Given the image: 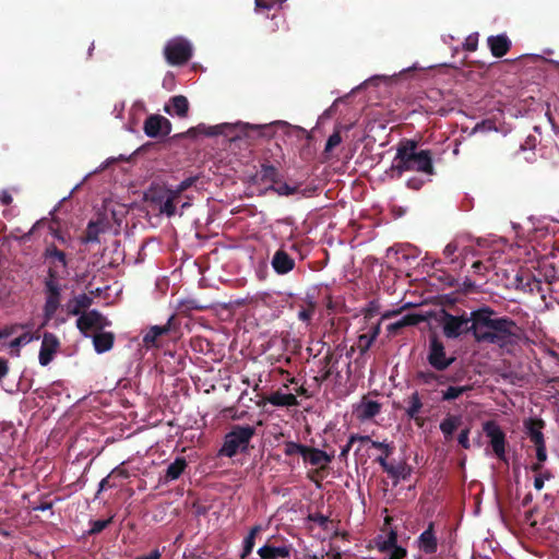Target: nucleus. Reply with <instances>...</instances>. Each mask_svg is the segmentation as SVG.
Segmentation results:
<instances>
[{"mask_svg": "<svg viewBox=\"0 0 559 559\" xmlns=\"http://www.w3.org/2000/svg\"><path fill=\"white\" fill-rule=\"evenodd\" d=\"M472 335L477 343L500 348L516 344L523 334L522 328L509 317H498L490 307L473 310Z\"/></svg>", "mask_w": 559, "mask_h": 559, "instance_id": "obj_1", "label": "nucleus"}, {"mask_svg": "<svg viewBox=\"0 0 559 559\" xmlns=\"http://www.w3.org/2000/svg\"><path fill=\"white\" fill-rule=\"evenodd\" d=\"M472 335L477 343L500 348L516 344L523 334L522 328L509 317H498L490 307L473 310Z\"/></svg>", "mask_w": 559, "mask_h": 559, "instance_id": "obj_2", "label": "nucleus"}, {"mask_svg": "<svg viewBox=\"0 0 559 559\" xmlns=\"http://www.w3.org/2000/svg\"><path fill=\"white\" fill-rule=\"evenodd\" d=\"M392 176L400 178L405 171H417L428 176L436 174L432 154L429 150L417 151V142L403 140L390 168Z\"/></svg>", "mask_w": 559, "mask_h": 559, "instance_id": "obj_3", "label": "nucleus"}, {"mask_svg": "<svg viewBox=\"0 0 559 559\" xmlns=\"http://www.w3.org/2000/svg\"><path fill=\"white\" fill-rule=\"evenodd\" d=\"M255 435V428L250 425H234L224 438V443L218 451L219 456L233 457L239 451L243 452Z\"/></svg>", "mask_w": 559, "mask_h": 559, "instance_id": "obj_4", "label": "nucleus"}, {"mask_svg": "<svg viewBox=\"0 0 559 559\" xmlns=\"http://www.w3.org/2000/svg\"><path fill=\"white\" fill-rule=\"evenodd\" d=\"M473 311L471 313L463 312L460 316H454L448 311H442L441 326L443 335L447 338H459L468 333L472 334L471 324L474 322Z\"/></svg>", "mask_w": 559, "mask_h": 559, "instance_id": "obj_5", "label": "nucleus"}, {"mask_svg": "<svg viewBox=\"0 0 559 559\" xmlns=\"http://www.w3.org/2000/svg\"><path fill=\"white\" fill-rule=\"evenodd\" d=\"M204 129V133L209 136H214L218 134L225 133V131H228V133H233L235 131H239L234 136H231V140H235L239 136V134H243L247 138L255 139V138H262L266 136V130L269 129V126L266 124H249V123H237V124H228L223 123L214 127L205 128L204 126H199V129Z\"/></svg>", "mask_w": 559, "mask_h": 559, "instance_id": "obj_6", "label": "nucleus"}, {"mask_svg": "<svg viewBox=\"0 0 559 559\" xmlns=\"http://www.w3.org/2000/svg\"><path fill=\"white\" fill-rule=\"evenodd\" d=\"M192 45L183 37L169 39L164 47V57L170 66H183L192 57Z\"/></svg>", "mask_w": 559, "mask_h": 559, "instance_id": "obj_7", "label": "nucleus"}, {"mask_svg": "<svg viewBox=\"0 0 559 559\" xmlns=\"http://www.w3.org/2000/svg\"><path fill=\"white\" fill-rule=\"evenodd\" d=\"M427 361L436 371H444L455 361V357L447 354L443 342L437 335H431L429 337Z\"/></svg>", "mask_w": 559, "mask_h": 559, "instance_id": "obj_8", "label": "nucleus"}, {"mask_svg": "<svg viewBox=\"0 0 559 559\" xmlns=\"http://www.w3.org/2000/svg\"><path fill=\"white\" fill-rule=\"evenodd\" d=\"M483 430L489 438L490 445L496 456L501 461H506L507 439L504 431L495 420L484 423Z\"/></svg>", "mask_w": 559, "mask_h": 559, "instance_id": "obj_9", "label": "nucleus"}, {"mask_svg": "<svg viewBox=\"0 0 559 559\" xmlns=\"http://www.w3.org/2000/svg\"><path fill=\"white\" fill-rule=\"evenodd\" d=\"M143 129L150 138L166 136L171 131V123L160 115H151L145 119Z\"/></svg>", "mask_w": 559, "mask_h": 559, "instance_id": "obj_10", "label": "nucleus"}, {"mask_svg": "<svg viewBox=\"0 0 559 559\" xmlns=\"http://www.w3.org/2000/svg\"><path fill=\"white\" fill-rule=\"evenodd\" d=\"M374 461L391 478H393L394 485H397L400 479H408L412 475L413 469L405 461L400 462L396 465L389 463L384 457H377Z\"/></svg>", "mask_w": 559, "mask_h": 559, "instance_id": "obj_11", "label": "nucleus"}, {"mask_svg": "<svg viewBox=\"0 0 559 559\" xmlns=\"http://www.w3.org/2000/svg\"><path fill=\"white\" fill-rule=\"evenodd\" d=\"M59 346L60 342L55 334L49 332L44 333L38 356L39 364L41 366L49 365L52 361L53 356L57 353Z\"/></svg>", "mask_w": 559, "mask_h": 559, "instance_id": "obj_12", "label": "nucleus"}, {"mask_svg": "<svg viewBox=\"0 0 559 559\" xmlns=\"http://www.w3.org/2000/svg\"><path fill=\"white\" fill-rule=\"evenodd\" d=\"M545 426L546 423L542 418L528 417L523 421L524 432L535 447L546 444L543 433Z\"/></svg>", "mask_w": 559, "mask_h": 559, "instance_id": "obj_13", "label": "nucleus"}, {"mask_svg": "<svg viewBox=\"0 0 559 559\" xmlns=\"http://www.w3.org/2000/svg\"><path fill=\"white\" fill-rule=\"evenodd\" d=\"M109 324V321L97 310H91L87 313H83L76 320V326L82 332L90 329L103 330Z\"/></svg>", "mask_w": 559, "mask_h": 559, "instance_id": "obj_14", "label": "nucleus"}, {"mask_svg": "<svg viewBox=\"0 0 559 559\" xmlns=\"http://www.w3.org/2000/svg\"><path fill=\"white\" fill-rule=\"evenodd\" d=\"M418 549L427 556H433L438 550V538L435 532V523L429 522L427 528L417 538Z\"/></svg>", "mask_w": 559, "mask_h": 559, "instance_id": "obj_15", "label": "nucleus"}, {"mask_svg": "<svg viewBox=\"0 0 559 559\" xmlns=\"http://www.w3.org/2000/svg\"><path fill=\"white\" fill-rule=\"evenodd\" d=\"M302 459L312 466L325 468L333 461L334 454H329L323 450L306 445Z\"/></svg>", "mask_w": 559, "mask_h": 559, "instance_id": "obj_16", "label": "nucleus"}, {"mask_svg": "<svg viewBox=\"0 0 559 559\" xmlns=\"http://www.w3.org/2000/svg\"><path fill=\"white\" fill-rule=\"evenodd\" d=\"M272 267L278 275L289 273L295 267V260L283 249H278L271 261Z\"/></svg>", "mask_w": 559, "mask_h": 559, "instance_id": "obj_17", "label": "nucleus"}, {"mask_svg": "<svg viewBox=\"0 0 559 559\" xmlns=\"http://www.w3.org/2000/svg\"><path fill=\"white\" fill-rule=\"evenodd\" d=\"M490 52L496 58H501L508 53L511 48V40L506 34L492 35L487 38Z\"/></svg>", "mask_w": 559, "mask_h": 559, "instance_id": "obj_18", "label": "nucleus"}, {"mask_svg": "<svg viewBox=\"0 0 559 559\" xmlns=\"http://www.w3.org/2000/svg\"><path fill=\"white\" fill-rule=\"evenodd\" d=\"M381 411V404L377 401L362 397L361 402L356 406V415L360 420H369L377 416Z\"/></svg>", "mask_w": 559, "mask_h": 559, "instance_id": "obj_19", "label": "nucleus"}, {"mask_svg": "<svg viewBox=\"0 0 559 559\" xmlns=\"http://www.w3.org/2000/svg\"><path fill=\"white\" fill-rule=\"evenodd\" d=\"M164 110L168 115H177L180 118H186L189 111V100L183 95L173 96L169 103L165 105Z\"/></svg>", "mask_w": 559, "mask_h": 559, "instance_id": "obj_20", "label": "nucleus"}, {"mask_svg": "<svg viewBox=\"0 0 559 559\" xmlns=\"http://www.w3.org/2000/svg\"><path fill=\"white\" fill-rule=\"evenodd\" d=\"M174 320L175 316H171L166 324L151 326L147 333L143 336V343L145 344V346H158L157 338L162 335L167 334L170 331Z\"/></svg>", "mask_w": 559, "mask_h": 559, "instance_id": "obj_21", "label": "nucleus"}, {"mask_svg": "<svg viewBox=\"0 0 559 559\" xmlns=\"http://www.w3.org/2000/svg\"><path fill=\"white\" fill-rule=\"evenodd\" d=\"M415 379L425 385L445 384L447 382H454L457 380L456 377H447L444 374H438L430 370H420L416 372Z\"/></svg>", "mask_w": 559, "mask_h": 559, "instance_id": "obj_22", "label": "nucleus"}, {"mask_svg": "<svg viewBox=\"0 0 559 559\" xmlns=\"http://www.w3.org/2000/svg\"><path fill=\"white\" fill-rule=\"evenodd\" d=\"M93 299L90 296L86 294H80L67 302L66 309L68 314L79 316L83 310L90 308Z\"/></svg>", "mask_w": 559, "mask_h": 559, "instance_id": "obj_23", "label": "nucleus"}, {"mask_svg": "<svg viewBox=\"0 0 559 559\" xmlns=\"http://www.w3.org/2000/svg\"><path fill=\"white\" fill-rule=\"evenodd\" d=\"M266 401L273 406L290 407L298 406L299 402L295 394L282 393L281 391L273 392L266 397Z\"/></svg>", "mask_w": 559, "mask_h": 559, "instance_id": "obj_24", "label": "nucleus"}, {"mask_svg": "<svg viewBox=\"0 0 559 559\" xmlns=\"http://www.w3.org/2000/svg\"><path fill=\"white\" fill-rule=\"evenodd\" d=\"M292 547L290 546H271V545H264L259 548L258 554L262 559H276L278 557L281 558H288L290 556Z\"/></svg>", "mask_w": 559, "mask_h": 559, "instance_id": "obj_25", "label": "nucleus"}, {"mask_svg": "<svg viewBox=\"0 0 559 559\" xmlns=\"http://www.w3.org/2000/svg\"><path fill=\"white\" fill-rule=\"evenodd\" d=\"M115 335L112 332H99L93 337V345L98 354L110 350L114 346Z\"/></svg>", "mask_w": 559, "mask_h": 559, "instance_id": "obj_26", "label": "nucleus"}, {"mask_svg": "<svg viewBox=\"0 0 559 559\" xmlns=\"http://www.w3.org/2000/svg\"><path fill=\"white\" fill-rule=\"evenodd\" d=\"M461 417L455 415H448L441 423H440V430L447 441L451 440L453 437V433L461 425Z\"/></svg>", "mask_w": 559, "mask_h": 559, "instance_id": "obj_27", "label": "nucleus"}, {"mask_svg": "<svg viewBox=\"0 0 559 559\" xmlns=\"http://www.w3.org/2000/svg\"><path fill=\"white\" fill-rule=\"evenodd\" d=\"M188 463L185 457H176V460L168 465L165 472V480H176L178 479L185 469L187 468Z\"/></svg>", "mask_w": 559, "mask_h": 559, "instance_id": "obj_28", "label": "nucleus"}, {"mask_svg": "<svg viewBox=\"0 0 559 559\" xmlns=\"http://www.w3.org/2000/svg\"><path fill=\"white\" fill-rule=\"evenodd\" d=\"M460 251V255H463L464 259L468 254V252H474V249L469 247H464L460 250L459 245L455 241L448 243L443 250L444 258L449 260L451 264H455L457 262L456 252Z\"/></svg>", "mask_w": 559, "mask_h": 559, "instance_id": "obj_29", "label": "nucleus"}, {"mask_svg": "<svg viewBox=\"0 0 559 559\" xmlns=\"http://www.w3.org/2000/svg\"><path fill=\"white\" fill-rule=\"evenodd\" d=\"M103 231H104V229L102 228V226L98 222L91 221L87 224L86 229H85L81 240L84 243L99 242V234Z\"/></svg>", "mask_w": 559, "mask_h": 559, "instance_id": "obj_30", "label": "nucleus"}, {"mask_svg": "<svg viewBox=\"0 0 559 559\" xmlns=\"http://www.w3.org/2000/svg\"><path fill=\"white\" fill-rule=\"evenodd\" d=\"M378 547H379V550L382 552L389 551L390 549H393L395 547H400L397 545L396 530H393L390 527L383 539H382V536H379Z\"/></svg>", "mask_w": 559, "mask_h": 559, "instance_id": "obj_31", "label": "nucleus"}, {"mask_svg": "<svg viewBox=\"0 0 559 559\" xmlns=\"http://www.w3.org/2000/svg\"><path fill=\"white\" fill-rule=\"evenodd\" d=\"M539 275H543L547 284H551L559 281V262L556 263H543Z\"/></svg>", "mask_w": 559, "mask_h": 559, "instance_id": "obj_32", "label": "nucleus"}, {"mask_svg": "<svg viewBox=\"0 0 559 559\" xmlns=\"http://www.w3.org/2000/svg\"><path fill=\"white\" fill-rule=\"evenodd\" d=\"M421 407H423V402L420 400L419 393L417 391H415L408 399V407L406 408V415L409 418L415 419L417 421L418 414H419Z\"/></svg>", "mask_w": 559, "mask_h": 559, "instance_id": "obj_33", "label": "nucleus"}, {"mask_svg": "<svg viewBox=\"0 0 559 559\" xmlns=\"http://www.w3.org/2000/svg\"><path fill=\"white\" fill-rule=\"evenodd\" d=\"M317 309V302L313 299H307L306 305L301 306L298 311V319L302 322L310 323Z\"/></svg>", "mask_w": 559, "mask_h": 559, "instance_id": "obj_34", "label": "nucleus"}, {"mask_svg": "<svg viewBox=\"0 0 559 559\" xmlns=\"http://www.w3.org/2000/svg\"><path fill=\"white\" fill-rule=\"evenodd\" d=\"M281 175L277 167L271 164H262L261 166V179L263 181H271L272 185L278 183Z\"/></svg>", "mask_w": 559, "mask_h": 559, "instance_id": "obj_35", "label": "nucleus"}, {"mask_svg": "<svg viewBox=\"0 0 559 559\" xmlns=\"http://www.w3.org/2000/svg\"><path fill=\"white\" fill-rule=\"evenodd\" d=\"M178 197L168 190V197L163 201V204L158 207L159 214H165L168 217H171L176 213V204Z\"/></svg>", "mask_w": 559, "mask_h": 559, "instance_id": "obj_36", "label": "nucleus"}, {"mask_svg": "<svg viewBox=\"0 0 559 559\" xmlns=\"http://www.w3.org/2000/svg\"><path fill=\"white\" fill-rule=\"evenodd\" d=\"M267 190L274 191L278 195L289 197L299 192V186H290L280 180L278 183L271 185Z\"/></svg>", "mask_w": 559, "mask_h": 559, "instance_id": "obj_37", "label": "nucleus"}, {"mask_svg": "<svg viewBox=\"0 0 559 559\" xmlns=\"http://www.w3.org/2000/svg\"><path fill=\"white\" fill-rule=\"evenodd\" d=\"M44 257L46 259H55L57 262L61 264V266L66 267L68 262L66 258V253L61 250H59L56 245L51 243L47 246Z\"/></svg>", "mask_w": 559, "mask_h": 559, "instance_id": "obj_38", "label": "nucleus"}, {"mask_svg": "<svg viewBox=\"0 0 559 559\" xmlns=\"http://www.w3.org/2000/svg\"><path fill=\"white\" fill-rule=\"evenodd\" d=\"M60 299L61 297L46 296V301L44 305V316L47 321L52 319V317L56 314L60 306Z\"/></svg>", "mask_w": 559, "mask_h": 559, "instance_id": "obj_39", "label": "nucleus"}, {"mask_svg": "<svg viewBox=\"0 0 559 559\" xmlns=\"http://www.w3.org/2000/svg\"><path fill=\"white\" fill-rule=\"evenodd\" d=\"M472 390L471 385L463 386H449L447 390L442 391V401H452L461 396L463 393H466Z\"/></svg>", "mask_w": 559, "mask_h": 559, "instance_id": "obj_40", "label": "nucleus"}, {"mask_svg": "<svg viewBox=\"0 0 559 559\" xmlns=\"http://www.w3.org/2000/svg\"><path fill=\"white\" fill-rule=\"evenodd\" d=\"M146 200L158 211V207L163 204V201L168 197V190H151L145 194Z\"/></svg>", "mask_w": 559, "mask_h": 559, "instance_id": "obj_41", "label": "nucleus"}, {"mask_svg": "<svg viewBox=\"0 0 559 559\" xmlns=\"http://www.w3.org/2000/svg\"><path fill=\"white\" fill-rule=\"evenodd\" d=\"M530 281V286L526 288V293L530 294H539L542 297H544V288H543V280L538 276H536L533 272L528 270L527 274Z\"/></svg>", "mask_w": 559, "mask_h": 559, "instance_id": "obj_42", "label": "nucleus"}, {"mask_svg": "<svg viewBox=\"0 0 559 559\" xmlns=\"http://www.w3.org/2000/svg\"><path fill=\"white\" fill-rule=\"evenodd\" d=\"M114 521V516H110L106 520H95L91 521V528L87 531L88 536L97 535L102 533L106 527H108Z\"/></svg>", "mask_w": 559, "mask_h": 559, "instance_id": "obj_43", "label": "nucleus"}, {"mask_svg": "<svg viewBox=\"0 0 559 559\" xmlns=\"http://www.w3.org/2000/svg\"><path fill=\"white\" fill-rule=\"evenodd\" d=\"M305 450H306L305 444L297 443L294 441L284 442V454L287 456H293V455H297V454L302 456Z\"/></svg>", "mask_w": 559, "mask_h": 559, "instance_id": "obj_44", "label": "nucleus"}, {"mask_svg": "<svg viewBox=\"0 0 559 559\" xmlns=\"http://www.w3.org/2000/svg\"><path fill=\"white\" fill-rule=\"evenodd\" d=\"M527 274H528V270H522L516 273V275L514 277V284H515V288L518 290L526 293V288L530 286V283H528L530 278H528Z\"/></svg>", "mask_w": 559, "mask_h": 559, "instance_id": "obj_45", "label": "nucleus"}, {"mask_svg": "<svg viewBox=\"0 0 559 559\" xmlns=\"http://www.w3.org/2000/svg\"><path fill=\"white\" fill-rule=\"evenodd\" d=\"M371 447L381 450L382 454L379 457H384L388 461V457L393 454L395 447L393 443H385L380 441H371Z\"/></svg>", "mask_w": 559, "mask_h": 559, "instance_id": "obj_46", "label": "nucleus"}, {"mask_svg": "<svg viewBox=\"0 0 559 559\" xmlns=\"http://www.w3.org/2000/svg\"><path fill=\"white\" fill-rule=\"evenodd\" d=\"M45 292L47 296L61 297V287L58 281L45 280Z\"/></svg>", "mask_w": 559, "mask_h": 559, "instance_id": "obj_47", "label": "nucleus"}, {"mask_svg": "<svg viewBox=\"0 0 559 559\" xmlns=\"http://www.w3.org/2000/svg\"><path fill=\"white\" fill-rule=\"evenodd\" d=\"M197 180H198V177H188L185 180H182L175 189H171L170 191L179 198L181 195V193L185 192L190 187H192L197 182Z\"/></svg>", "mask_w": 559, "mask_h": 559, "instance_id": "obj_48", "label": "nucleus"}, {"mask_svg": "<svg viewBox=\"0 0 559 559\" xmlns=\"http://www.w3.org/2000/svg\"><path fill=\"white\" fill-rule=\"evenodd\" d=\"M372 336L368 334H361L358 337L357 347L361 355L366 354L373 344Z\"/></svg>", "mask_w": 559, "mask_h": 559, "instance_id": "obj_49", "label": "nucleus"}, {"mask_svg": "<svg viewBox=\"0 0 559 559\" xmlns=\"http://www.w3.org/2000/svg\"><path fill=\"white\" fill-rule=\"evenodd\" d=\"M33 338H34V336L31 335L29 333H24V334L20 335L19 337L14 338L13 341H11L10 347L11 348H15L16 353L19 355L20 354V349H19L20 346L29 343Z\"/></svg>", "mask_w": 559, "mask_h": 559, "instance_id": "obj_50", "label": "nucleus"}, {"mask_svg": "<svg viewBox=\"0 0 559 559\" xmlns=\"http://www.w3.org/2000/svg\"><path fill=\"white\" fill-rule=\"evenodd\" d=\"M342 142V136L340 131H334L328 139L324 147V152H331L334 147L340 145Z\"/></svg>", "mask_w": 559, "mask_h": 559, "instance_id": "obj_51", "label": "nucleus"}, {"mask_svg": "<svg viewBox=\"0 0 559 559\" xmlns=\"http://www.w3.org/2000/svg\"><path fill=\"white\" fill-rule=\"evenodd\" d=\"M424 320V317L417 313H408L402 318V324L404 326L417 325Z\"/></svg>", "mask_w": 559, "mask_h": 559, "instance_id": "obj_52", "label": "nucleus"}, {"mask_svg": "<svg viewBox=\"0 0 559 559\" xmlns=\"http://www.w3.org/2000/svg\"><path fill=\"white\" fill-rule=\"evenodd\" d=\"M255 539L252 538V536H246L245 539H243V548H242V552L240 555V558L241 559H246L252 551L253 547H254V542Z\"/></svg>", "mask_w": 559, "mask_h": 559, "instance_id": "obj_53", "label": "nucleus"}, {"mask_svg": "<svg viewBox=\"0 0 559 559\" xmlns=\"http://www.w3.org/2000/svg\"><path fill=\"white\" fill-rule=\"evenodd\" d=\"M478 46V34H472L466 37L465 43L463 44V47L466 51H475Z\"/></svg>", "mask_w": 559, "mask_h": 559, "instance_id": "obj_54", "label": "nucleus"}, {"mask_svg": "<svg viewBox=\"0 0 559 559\" xmlns=\"http://www.w3.org/2000/svg\"><path fill=\"white\" fill-rule=\"evenodd\" d=\"M468 437H469V428L463 429L457 437L459 444L466 450H468L471 448Z\"/></svg>", "mask_w": 559, "mask_h": 559, "instance_id": "obj_55", "label": "nucleus"}, {"mask_svg": "<svg viewBox=\"0 0 559 559\" xmlns=\"http://www.w3.org/2000/svg\"><path fill=\"white\" fill-rule=\"evenodd\" d=\"M475 283L467 277L463 281L462 284L459 283V286H456L457 290H462L464 293H473L475 292Z\"/></svg>", "mask_w": 559, "mask_h": 559, "instance_id": "obj_56", "label": "nucleus"}, {"mask_svg": "<svg viewBox=\"0 0 559 559\" xmlns=\"http://www.w3.org/2000/svg\"><path fill=\"white\" fill-rule=\"evenodd\" d=\"M355 441H356L355 437H349L347 443L341 449V453L338 455L341 461L347 460L348 453H349Z\"/></svg>", "mask_w": 559, "mask_h": 559, "instance_id": "obj_57", "label": "nucleus"}, {"mask_svg": "<svg viewBox=\"0 0 559 559\" xmlns=\"http://www.w3.org/2000/svg\"><path fill=\"white\" fill-rule=\"evenodd\" d=\"M389 559H405L407 556V550L404 547H395L390 549Z\"/></svg>", "mask_w": 559, "mask_h": 559, "instance_id": "obj_58", "label": "nucleus"}, {"mask_svg": "<svg viewBox=\"0 0 559 559\" xmlns=\"http://www.w3.org/2000/svg\"><path fill=\"white\" fill-rule=\"evenodd\" d=\"M536 449V460L537 462H540V463H545L547 461V449H546V444H543V445H537L535 447Z\"/></svg>", "mask_w": 559, "mask_h": 559, "instance_id": "obj_59", "label": "nucleus"}, {"mask_svg": "<svg viewBox=\"0 0 559 559\" xmlns=\"http://www.w3.org/2000/svg\"><path fill=\"white\" fill-rule=\"evenodd\" d=\"M310 520L316 522L321 527H326L328 523L330 522L329 518L321 513H316V514L310 515Z\"/></svg>", "mask_w": 559, "mask_h": 559, "instance_id": "obj_60", "label": "nucleus"}, {"mask_svg": "<svg viewBox=\"0 0 559 559\" xmlns=\"http://www.w3.org/2000/svg\"><path fill=\"white\" fill-rule=\"evenodd\" d=\"M343 102V98H336L333 104L324 110L322 117L323 118H331L335 115L338 104Z\"/></svg>", "mask_w": 559, "mask_h": 559, "instance_id": "obj_61", "label": "nucleus"}, {"mask_svg": "<svg viewBox=\"0 0 559 559\" xmlns=\"http://www.w3.org/2000/svg\"><path fill=\"white\" fill-rule=\"evenodd\" d=\"M338 362V357H335V355L332 352H328L326 355L322 359V364L324 365V368H330V365H335Z\"/></svg>", "mask_w": 559, "mask_h": 559, "instance_id": "obj_62", "label": "nucleus"}, {"mask_svg": "<svg viewBox=\"0 0 559 559\" xmlns=\"http://www.w3.org/2000/svg\"><path fill=\"white\" fill-rule=\"evenodd\" d=\"M407 188L413 190H419L424 186V181L420 178L412 177L406 182Z\"/></svg>", "mask_w": 559, "mask_h": 559, "instance_id": "obj_63", "label": "nucleus"}, {"mask_svg": "<svg viewBox=\"0 0 559 559\" xmlns=\"http://www.w3.org/2000/svg\"><path fill=\"white\" fill-rule=\"evenodd\" d=\"M472 267H473L474 272L477 273V274H485L489 270V266L486 265L481 261L473 262Z\"/></svg>", "mask_w": 559, "mask_h": 559, "instance_id": "obj_64", "label": "nucleus"}]
</instances>
